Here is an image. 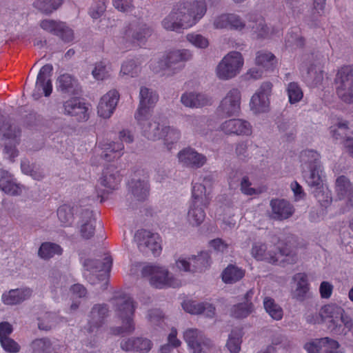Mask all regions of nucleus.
Segmentation results:
<instances>
[{
    "instance_id": "nucleus-1",
    "label": "nucleus",
    "mask_w": 353,
    "mask_h": 353,
    "mask_svg": "<svg viewBox=\"0 0 353 353\" xmlns=\"http://www.w3.org/2000/svg\"><path fill=\"white\" fill-rule=\"evenodd\" d=\"M205 12L203 2L179 3L163 20L162 25L166 30L180 32L194 25Z\"/></svg>"
},
{
    "instance_id": "nucleus-2",
    "label": "nucleus",
    "mask_w": 353,
    "mask_h": 353,
    "mask_svg": "<svg viewBox=\"0 0 353 353\" xmlns=\"http://www.w3.org/2000/svg\"><path fill=\"white\" fill-rule=\"evenodd\" d=\"M110 301L117 316L122 320V325L116 328L115 334L132 333L134 330L132 316L135 306L132 299L126 294L114 296Z\"/></svg>"
},
{
    "instance_id": "nucleus-3",
    "label": "nucleus",
    "mask_w": 353,
    "mask_h": 353,
    "mask_svg": "<svg viewBox=\"0 0 353 353\" xmlns=\"http://www.w3.org/2000/svg\"><path fill=\"white\" fill-rule=\"evenodd\" d=\"M143 276H150V284L156 288L165 287L177 288L181 282L174 278L165 267L157 265H149L142 269Z\"/></svg>"
},
{
    "instance_id": "nucleus-4",
    "label": "nucleus",
    "mask_w": 353,
    "mask_h": 353,
    "mask_svg": "<svg viewBox=\"0 0 353 353\" xmlns=\"http://www.w3.org/2000/svg\"><path fill=\"white\" fill-rule=\"evenodd\" d=\"M336 92L344 102L353 103V65L342 67L334 79Z\"/></svg>"
},
{
    "instance_id": "nucleus-5",
    "label": "nucleus",
    "mask_w": 353,
    "mask_h": 353,
    "mask_svg": "<svg viewBox=\"0 0 353 353\" xmlns=\"http://www.w3.org/2000/svg\"><path fill=\"white\" fill-rule=\"evenodd\" d=\"M243 65L241 54L233 51L223 57L216 67L217 77L222 80H228L236 77Z\"/></svg>"
},
{
    "instance_id": "nucleus-6",
    "label": "nucleus",
    "mask_w": 353,
    "mask_h": 353,
    "mask_svg": "<svg viewBox=\"0 0 353 353\" xmlns=\"http://www.w3.org/2000/svg\"><path fill=\"white\" fill-rule=\"evenodd\" d=\"M134 240L137 243L140 251L148 254L151 252L154 256H158L161 251V246L159 241V236L146 230H138L134 235Z\"/></svg>"
},
{
    "instance_id": "nucleus-7",
    "label": "nucleus",
    "mask_w": 353,
    "mask_h": 353,
    "mask_svg": "<svg viewBox=\"0 0 353 353\" xmlns=\"http://www.w3.org/2000/svg\"><path fill=\"white\" fill-rule=\"evenodd\" d=\"M189 261L185 259H179L176 261L177 268L184 272H203L210 264V256L208 252H201L198 255H192L188 259Z\"/></svg>"
},
{
    "instance_id": "nucleus-8",
    "label": "nucleus",
    "mask_w": 353,
    "mask_h": 353,
    "mask_svg": "<svg viewBox=\"0 0 353 353\" xmlns=\"http://www.w3.org/2000/svg\"><path fill=\"white\" fill-rule=\"evenodd\" d=\"M53 68L51 64H46L39 70L35 84V90L32 95L34 99H39L43 94L48 97L52 93V85L50 79Z\"/></svg>"
},
{
    "instance_id": "nucleus-9",
    "label": "nucleus",
    "mask_w": 353,
    "mask_h": 353,
    "mask_svg": "<svg viewBox=\"0 0 353 353\" xmlns=\"http://www.w3.org/2000/svg\"><path fill=\"white\" fill-rule=\"evenodd\" d=\"M191 57L187 50L171 51L160 59L159 66L162 70L168 69L175 72L181 70L184 65L183 62L189 60Z\"/></svg>"
},
{
    "instance_id": "nucleus-10",
    "label": "nucleus",
    "mask_w": 353,
    "mask_h": 353,
    "mask_svg": "<svg viewBox=\"0 0 353 353\" xmlns=\"http://www.w3.org/2000/svg\"><path fill=\"white\" fill-rule=\"evenodd\" d=\"M339 342L329 337L315 339L304 345L308 353H343Z\"/></svg>"
},
{
    "instance_id": "nucleus-11",
    "label": "nucleus",
    "mask_w": 353,
    "mask_h": 353,
    "mask_svg": "<svg viewBox=\"0 0 353 353\" xmlns=\"http://www.w3.org/2000/svg\"><path fill=\"white\" fill-rule=\"evenodd\" d=\"M272 88V83L271 82H263L258 92L252 96L250 107L256 113L268 111L270 104L269 96L271 94Z\"/></svg>"
},
{
    "instance_id": "nucleus-12",
    "label": "nucleus",
    "mask_w": 353,
    "mask_h": 353,
    "mask_svg": "<svg viewBox=\"0 0 353 353\" xmlns=\"http://www.w3.org/2000/svg\"><path fill=\"white\" fill-rule=\"evenodd\" d=\"M241 92L238 89L230 90L219 106V111L225 117L236 116L240 111Z\"/></svg>"
},
{
    "instance_id": "nucleus-13",
    "label": "nucleus",
    "mask_w": 353,
    "mask_h": 353,
    "mask_svg": "<svg viewBox=\"0 0 353 353\" xmlns=\"http://www.w3.org/2000/svg\"><path fill=\"white\" fill-rule=\"evenodd\" d=\"M40 26L44 30L59 36L64 42H70L74 38L73 31L63 22L44 19Z\"/></svg>"
},
{
    "instance_id": "nucleus-14",
    "label": "nucleus",
    "mask_w": 353,
    "mask_h": 353,
    "mask_svg": "<svg viewBox=\"0 0 353 353\" xmlns=\"http://www.w3.org/2000/svg\"><path fill=\"white\" fill-rule=\"evenodd\" d=\"M180 163L188 168L198 169L203 166L207 158L203 154L199 153L191 148H184L178 153Z\"/></svg>"
},
{
    "instance_id": "nucleus-15",
    "label": "nucleus",
    "mask_w": 353,
    "mask_h": 353,
    "mask_svg": "<svg viewBox=\"0 0 353 353\" xmlns=\"http://www.w3.org/2000/svg\"><path fill=\"white\" fill-rule=\"evenodd\" d=\"M270 205L272 211L270 217L272 219L283 221L289 219L294 212L293 205L288 201L280 199H273Z\"/></svg>"
},
{
    "instance_id": "nucleus-16",
    "label": "nucleus",
    "mask_w": 353,
    "mask_h": 353,
    "mask_svg": "<svg viewBox=\"0 0 353 353\" xmlns=\"http://www.w3.org/2000/svg\"><path fill=\"white\" fill-rule=\"evenodd\" d=\"M108 313L109 307L107 304H95L90 313L88 331L92 333L102 327L108 316Z\"/></svg>"
},
{
    "instance_id": "nucleus-17",
    "label": "nucleus",
    "mask_w": 353,
    "mask_h": 353,
    "mask_svg": "<svg viewBox=\"0 0 353 353\" xmlns=\"http://www.w3.org/2000/svg\"><path fill=\"white\" fill-rule=\"evenodd\" d=\"M343 309L335 304L324 305L320 310V315L323 322H327L328 328L332 332H337L341 327L339 319L341 315Z\"/></svg>"
},
{
    "instance_id": "nucleus-18",
    "label": "nucleus",
    "mask_w": 353,
    "mask_h": 353,
    "mask_svg": "<svg viewBox=\"0 0 353 353\" xmlns=\"http://www.w3.org/2000/svg\"><path fill=\"white\" fill-rule=\"evenodd\" d=\"M151 34V30L145 24L130 23L123 32V37L132 43H143Z\"/></svg>"
},
{
    "instance_id": "nucleus-19",
    "label": "nucleus",
    "mask_w": 353,
    "mask_h": 353,
    "mask_svg": "<svg viewBox=\"0 0 353 353\" xmlns=\"http://www.w3.org/2000/svg\"><path fill=\"white\" fill-rule=\"evenodd\" d=\"M119 99V94L116 90H110L103 97L97 107L98 114L103 118H109L115 109Z\"/></svg>"
},
{
    "instance_id": "nucleus-20",
    "label": "nucleus",
    "mask_w": 353,
    "mask_h": 353,
    "mask_svg": "<svg viewBox=\"0 0 353 353\" xmlns=\"http://www.w3.org/2000/svg\"><path fill=\"white\" fill-rule=\"evenodd\" d=\"M335 191L339 200L346 199L347 205L353 207V185L347 177L344 175L337 177Z\"/></svg>"
},
{
    "instance_id": "nucleus-21",
    "label": "nucleus",
    "mask_w": 353,
    "mask_h": 353,
    "mask_svg": "<svg viewBox=\"0 0 353 353\" xmlns=\"http://www.w3.org/2000/svg\"><path fill=\"white\" fill-rule=\"evenodd\" d=\"M221 128L226 134L249 135L252 132L250 123L239 119L225 121Z\"/></svg>"
},
{
    "instance_id": "nucleus-22",
    "label": "nucleus",
    "mask_w": 353,
    "mask_h": 353,
    "mask_svg": "<svg viewBox=\"0 0 353 353\" xmlns=\"http://www.w3.org/2000/svg\"><path fill=\"white\" fill-rule=\"evenodd\" d=\"M96 219L93 212L89 209L82 210L79 221V232L84 239H91L95 232Z\"/></svg>"
},
{
    "instance_id": "nucleus-23",
    "label": "nucleus",
    "mask_w": 353,
    "mask_h": 353,
    "mask_svg": "<svg viewBox=\"0 0 353 353\" xmlns=\"http://www.w3.org/2000/svg\"><path fill=\"white\" fill-rule=\"evenodd\" d=\"M152 342L145 338L131 337L122 340L120 346L125 352H139L140 353H147L152 347Z\"/></svg>"
},
{
    "instance_id": "nucleus-24",
    "label": "nucleus",
    "mask_w": 353,
    "mask_h": 353,
    "mask_svg": "<svg viewBox=\"0 0 353 353\" xmlns=\"http://www.w3.org/2000/svg\"><path fill=\"white\" fill-rule=\"evenodd\" d=\"M183 310L192 314H203L205 316L212 318L215 314V307L207 302L199 303L195 301H185L182 304Z\"/></svg>"
},
{
    "instance_id": "nucleus-25",
    "label": "nucleus",
    "mask_w": 353,
    "mask_h": 353,
    "mask_svg": "<svg viewBox=\"0 0 353 353\" xmlns=\"http://www.w3.org/2000/svg\"><path fill=\"white\" fill-rule=\"evenodd\" d=\"M63 106L65 112L72 117H76L77 121H85L88 120V108L79 98H72L65 101Z\"/></svg>"
},
{
    "instance_id": "nucleus-26",
    "label": "nucleus",
    "mask_w": 353,
    "mask_h": 353,
    "mask_svg": "<svg viewBox=\"0 0 353 353\" xmlns=\"http://www.w3.org/2000/svg\"><path fill=\"white\" fill-rule=\"evenodd\" d=\"M216 28H230L241 30L245 26L241 18L234 14H224L218 17L214 22Z\"/></svg>"
},
{
    "instance_id": "nucleus-27",
    "label": "nucleus",
    "mask_w": 353,
    "mask_h": 353,
    "mask_svg": "<svg viewBox=\"0 0 353 353\" xmlns=\"http://www.w3.org/2000/svg\"><path fill=\"white\" fill-rule=\"evenodd\" d=\"M32 290L29 288L10 290L2 295L3 302L6 305H13L19 304L30 299Z\"/></svg>"
},
{
    "instance_id": "nucleus-28",
    "label": "nucleus",
    "mask_w": 353,
    "mask_h": 353,
    "mask_svg": "<svg viewBox=\"0 0 353 353\" xmlns=\"http://www.w3.org/2000/svg\"><path fill=\"white\" fill-rule=\"evenodd\" d=\"M121 180V175L114 165H108L103 171L102 176L99 179L101 185L110 190L117 189Z\"/></svg>"
},
{
    "instance_id": "nucleus-29",
    "label": "nucleus",
    "mask_w": 353,
    "mask_h": 353,
    "mask_svg": "<svg viewBox=\"0 0 353 353\" xmlns=\"http://www.w3.org/2000/svg\"><path fill=\"white\" fill-rule=\"evenodd\" d=\"M292 279L296 282V288L292 292V296L298 301H303L308 296L309 283L305 273H297Z\"/></svg>"
},
{
    "instance_id": "nucleus-30",
    "label": "nucleus",
    "mask_w": 353,
    "mask_h": 353,
    "mask_svg": "<svg viewBox=\"0 0 353 353\" xmlns=\"http://www.w3.org/2000/svg\"><path fill=\"white\" fill-rule=\"evenodd\" d=\"M112 265L111 256H105L103 261L98 259H86L83 263L84 269L92 274L103 272L109 274Z\"/></svg>"
},
{
    "instance_id": "nucleus-31",
    "label": "nucleus",
    "mask_w": 353,
    "mask_h": 353,
    "mask_svg": "<svg viewBox=\"0 0 353 353\" xmlns=\"http://www.w3.org/2000/svg\"><path fill=\"white\" fill-rule=\"evenodd\" d=\"M266 250L267 246L265 243H254L252 248L251 254L257 260H264L272 264L277 263L279 262L277 254L273 251L266 252Z\"/></svg>"
},
{
    "instance_id": "nucleus-32",
    "label": "nucleus",
    "mask_w": 353,
    "mask_h": 353,
    "mask_svg": "<svg viewBox=\"0 0 353 353\" xmlns=\"http://www.w3.org/2000/svg\"><path fill=\"white\" fill-rule=\"evenodd\" d=\"M181 101L186 107L196 108L210 103V100L206 95L196 92L184 93L181 96Z\"/></svg>"
},
{
    "instance_id": "nucleus-33",
    "label": "nucleus",
    "mask_w": 353,
    "mask_h": 353,
    "mask_svg": "<svg viewBox=\"0 0 353 353\" xmlns=\"http://www.w3.org/2000/svg\"><path fill=\"white\" fill-rule=\"evenodd\" d=\"M59 89L63 93L77 95L81 89L77 81L70 74H64L58 77Z\"/></svg>"
},
{
    "instance_id": "nucleus-34",
    "label": "nucleus",
    "mask_w": 353,
    "mask_h": 353,
    "mask_svg": "<svg viewBox=\"0 0 353 353\" xmlns=\"http://www.w3.org/2000/svg\"><path fill=\"white\" fill-rule=\"evenodd\" d=\"M0 189L10 195H18L20 190L8 171L0 169Z\"/></svg>"
},
{
    "instance_id": "nucleus-35",
    "label": "nucleus",
    "mask_w": 353,
    "mask_h": 353,
    "mask_svg": "<svg viewBox=\"0 0 353 353\" xmlns=\"http://www.w3.org/2000/svg\"><path fill=\"white\" fill-rule=\"evenodd\" d=\"M77 206L63 204L57 209V216L63 226L71 225L74 219V213L77 212Z\"/></svg>"
},
{
    "instance_id": "nucleus-36",
    "label": "nucleus",
    "mask_w": 353,
    "mask_h": 353,
    "mask_svg": "<svg viewBox=\"0 0 353 353\" xmlns=\"http://www.w3.org/2000/svg\"><path fill=\"white\" fill-rule=\"evenodd\" d=\"M132 194L139 201H145L149 194V187L145 181L132 179L130 183Z\"/></svg>"
},
{
    "instance_id": "nucleus-37",
    "label": "nucleus",
    "mask_w": 353,
    "mask_h": 353,
    "mask_svg": "<svg viewBox=\"0 0 353 353\" xmlns=\"http://www.w3.org/2000/svg\"><path fill=\"white\" fill-rule=\"evenodd\" d=\"M255 61L257 65L266 71H273L276 65V57L271 52H258Z\"/></svg>"
},
{
    "instance_id": "nucleus-38",
    "label": "nucleus",
    "mask_w": 353,
    "mask_h": 353,
    "mask_svg": "<svg viewBox=\"0 0 353 353\" xmlns=\"http://www.w3.org/2000/svg\"><path fill=\"white\" fill-rule=\"evenodd\" d=\"M141 125L143 134L148 139L155 141L162 138L163 127L160 128L159 123L148 121Z\"/></svg>"
},
{
    "instance_id": "nucleus-39",
    "label": "nucleus",
    "mask_w": 353,
    "mask_h": 353,
    "mask_svg": "<svg viewBox=\"0 0 353 353\" xmlns=\"http://www.w3.org/2000/svg\"><path fill=\"white\" fill-rule=\"evenodd\" d=\"M192 203L194 205H204L208 206L210 198L207 193L205 185L201 183H196L192 188Z\"/></svg>"
},
{
    "instance_id": "nucleus-40",
    "label": "nucleus",
    "mask_w": 353,
    "mask_h": 353,
    "mask_svg": "<svg viewBox=\"0 0 353 353\" xmlns=\"http://www.w3.org/2000/svg\"><path fill=\"white\" fill-rule=\"evenodd\" d=\"M63 249L61 247L54 243L45 242L43 243L38 251L39 256L43 259H50L55 254L61 255Z\"/></svg>"
},
{
    "instance_id": "nucleus-41",
    "label": "nucleus",
    "mask_w": 353,
    "mask_h": 353,
    "mask_svg": "<svg viewBox=\"0 0 353 353\" xmlns=\"http://www.w3.org/2000/svg\"><path fill=\"white\" fill-rule=\"evenodd\" d=\"M204 205H194L191 206L188 211V218L190 224L193 225H199L205 219V213L204 211Z\"/></svg>"
},
{
    "instance_id": "nucleus-42",
    "label": "nucleus",
    "mask_w": 353,
    "mask_h": 353,
    "mask_svg": "<svg viewBox=\"0 0 353 353\" xmlns=\"http://www.w3.org/2000/svg\"><path fill=\"white\" fill-rule=\"evenodd\" d=\"M244 276V271L235 265H230L222 273V279L226 283H233Z\"/></svg>"
},
{
    "instance_id": "nucleus-43",
    "label": "nucleus",
    "mask_w": 353,
    "mask_h": 353,
    "mask_svg": "<svg viewBox=\"0 0 353 353\" xmlns=\"http://www.w3.org/2000/svg\"><path fill=\"white\" fill-rule=\"evenodd\" d=\"M305 82L311 87H316L320 85L323 80V71L317 70L314 65H311L304 77Z\"/></svg>"
},
{
    "instance_id": "nucleus-44",
    "label": "nucleus",
    "mask_w": 353,
    "mask_h": 353,
    "mask_svg": "<svg viewBox=\"0 0 353 353\" xmlns=\"http://www.w3.org/2000/svg\"><path fill=\"white\" fill-rule=\"evenodd\" d=\"M20 132L19 128L12 125L4 116L0 115V134L8 139H15L20 135Z\"/></svg>"
},
{
    "instance_id": "nucleus-45",
    "label": "nucleus",
    "mask_w": 353,
    "mask_h": 353,
    "mask_svg": "<svg viewBox=\"0 0 353 353\" xmlns=\"http://www.w3.org/2000/svg\"><path fill=\"white\" fill-rule=\"evenodd\" d=\"M264 308L270 316L274 320H281L283 317V310L280 305L275 303L270 297H265L263 301Z\"/></svg>"
},
{
    "instance_id": "nucleus-46",
    "label": "nucleus",
    "mask_w": 353,
    "mask_h": 353,
    "mask_svg": "<svg viewBox=\"0 0 353 353\" xmlns=\"http://www.w3.org/2000/svg\"><path fill=\"white\" fill-rule=\"evenodd\" d=\"M254 310L252 303H240L234 305L231 310V316L236 319H243L247 317Z\"/></svg>"
},
{
    "instance_id": "nucleus-47",
    "label": "nucleus",
    "mask_w": 353,
    "mask_h": 353,
    "mask_svg": "<svg viewBox=\"0 0 353 353\" xmlns=\"http://www.w3.org/2000/svg\"><path fill=\"white\" fill-rule=\"evenodd\" d=\"M164 144L167 145L168 150L172 148V145L176 143L180 138V132L178 130L170 126H163L162 132Z\"/></svg>"
},
{
    "instance_id": "nucleus-48",
    "label": "nucleus",
    "mask_w": 353,
    "mask_h": 353,
    "mask_svg": "<svg viewBox=\"0 0 353 353\" xmlns=\"http://www.w3.org/2000/svg\"><path fill=\"white\" fill-rule=\"evenodd\" d=\"M33 353H51L52 343L48 338L37 339L30 344Z\"/></svg>"
},
{
    "instance_id": "nucleus-49",
    "label": "nucleus",
    "mask_w": 353,
    "mask_h": 353,
    "mask_svg": "<svg viewBox=\"0 0 353 353\" xmlns=\"http://www.w3.org/2000/svg\"><path fill=\"white\" fill-rule=\"evenodd\" d=\"M61 4V0H37L34 3L35 7L45 14L52 13Z\"/></svg>"
},
{
    "instance_id": "nucleus-50",
    "label": "nucleus",
    "mask_w": 353,
    "mask_h": 353,
    "mask_svg": "<svg viewBox=\"0 0 353 353\" xmlns=\"http://www.w3.org/2000/svg\"><path fill=\"white\" fill-rule=\"evenodd\" d=\"M314 167L308 168L309 175L307 176L306 181L310 187L315 189L323 186L320 174L322 170L321 168H317L316 165H314Z\"/></svg>"
},
{
    "instance_id": "nucleus-51",
    "label": "nucleus",
    "mask_w": 353,
    "mask_h": 353,
    "mask_svg": "<svg viewBox=\"0 0 353 353\" xmlns=\"http://www.w3.org/2000/svg\"><path fill=\"white\" fill-rule=\"evenodd\" d=\"M139 104L154 106L158 101V95L146 87H141L139 92Z\"/></svg>"
},
{
    "instance_id": "nucleus-52",
    "label": "nucleus",
    "mask_w": 353,
    "mask_h": 353,
    "mask_svg": "<svg viewBox=\"0 0 353 353\" xmlns=\"http://www.w3.org/2000/svg\"><path fill=\"white\" fill-rule=\"evenodd\" d=\"M241 336L236 330H232L229 335L226 347L230 353H239L241 350Z\"/></svg>"
},
{
    "instance_id": "nucleus-53",
    "label": "nucleus",
    "mask_w": 353,
    "mask_h": 353,
    "mask_svg": "<svg viewBox=\"0 0 353 353\" xmlns=\"http://www.w3.org/2000/svg\"><path fill=\"white\" fill-rule=\"evenodd\" d=\"M301 157L307 165V168L314 167V165H316L317 168H321L320 154L317 152L312 150L303 151Z\"/></svg>"
},
{
    "instance_id": "nucleus-54",
    "label": "nucleus",
    "mask_w": 353,
    "mask_h": 353,
    "mask_svg": "<svg viewBox=\"0 0 353 353\" xmlns=\"http://www.w3.org/2000/svg\"><path fill=\"white\" fill-rule=\"evenodd\" d=\"M288 94L290 103H295L301 101L303 97V93L297 83L291 82L288 86Z\"/></svg>"
},
{
    "instance_id": "nucleus-55",
    "label": "nucleus",
    "mask_w": 353,
    "mask_h": 353,
    "mask_svg": "<svg viewBox=\"0 0 353 353\" xmlns=\"http://www.w3.org/2000/svg\"><path fill=\"white\" fill-rule=\"evenodd\" d=\"M276 250L278 252H274L277 254L278 258L280 256H291V261L290 263L296 262L297 257L296 255L293 254V250L290 245H289L287 243L279 242V245L276 246ZM285 259H279V261L283 262L285 261Z\"/></svg>"
},
{
    "instance_id": "nucleus-56",
    "label": "nucleus",
    "mask_w": 353,
    "mask_h": 353,
    "mask_svg": "<svg viewBox=\"0 0 353 353\" xmlns=\"http://www.w3.org/2000/svg\"><path fill=\"white\" fill-rule=\"evenodd\" d=\"M154 106L139 104L134 114V118L140 125L148 122V119L151 116V109Z\"/></svg>"
},
{
    "instance_id": "nucleus-57",
    "label": "nucleus",
    "mask_w": 353,
    "mask_h": 353,
    "mask_svg": "<svg viewBox=\"0 0 353 353\" xmlns=\"http://www.w3.org/2000/svg\"><path fill=\"white\" fill-rule=\"evenodd\" d=\"M214 347L212 341L210 339L204 337L191 349L193 350V353H209L213 350Z\"/></svg>"
},
{
    "instance_id": "nucleus-58",
    "label": "nucleus",
    "mask_w": 353,
    "mask_h": 353,
    "mask_svg": "<svg viewBox=\"0 0 353 353\" xmlns=\"http://www.w3.org/2000/svg\"><path fill=\"white\" fill-rule=\"evenodd\" d=\"M204 337L200 334V332L197 329H189L184 333V339L190 348Z\"/></svg>"
},
{
    "instance_id": "nucleus-59",
    "label": "nucleus",
    "mask_w": 353,
    "mask_h": 353,
    "mask_svg": "<svg viewBox=\"0 0 353 353\" xmlns=\"http://www.w3.org/2000/svg\"><path fill=\"white\" fill-rule=\"evenodd\" d=\"M312 193L322 206L326 207L332 203V196L328 192H324L323 186L315 188Z\"/></svg>"
},
{
    "instance_id": "nucleus-60",
    "label": "nucleus",
    "mask_w": 353,
    "mask_h": 353,
    "mask_svg": "<svg viewBox=\"0 0 353 353\" xmlns=\"http://www.w3.org/2000/svg\"><path fill=\"white\" fill-rule=\"evenodd\" d=\"M187 39L194 46L200 48H205L209 45L208 40L199 34H188Z\"/></svg>"
},
{
    "instance_id": "nucleus-61",
    "label": "nucleus",
    "mask_w": 353,
    "mask_h": 353,
    "mask_svg": "<svg viewBox=\"0 0 353 353\" xmlns=\"http://www.w3.org/2000/svg\"><path fill=\"white\" fill-rule=\"evenodd\" d=\"M139 68L134 60H130L125 62L122 66L121 72L125 75H130L134 77L138 74Z\"/></svg>"
},
{
    "instance_id": "nucleus-62",
    "label": "nucleus",
    "mask_w": 353,
    "mask_h": 353,
    "mask_svg": "<svg viewBox=\"0 0 353 353\" xmlns=\"http://www.w3.org/2000/svg\"><path fill=\"white\" fill-rule=\"evenodd\" d=\"M92 73L93 77L97 80H103L108 77L106 65L102 61L96 63Z\"/></svg>"
},
{
    "instance_id": "nucleus-63",
    "label": "nucleus",
    "mask_w": 353,
    "mask_h": 353,
    "mask_svg": "<svg viewBox=\"0 0 353 353\" xmlns=\"http://www.w3.org/2000/svg\"><path fill=\"white\" fill-rule=\"evenodd\" d=\"M1 346L3 348L8 352L17 353L20 350V346L10 337H6L2 340H0Z\"/></svg>"
},
{
    "instance_id": "nucleus-64",
    "label": "nucleus",
    "mask_w": 353,
    "mask_h": 353,
    "mask_svg": "<svg viewBox=\"0 0 353 353\" xmlns=\"http://www.w3.org/2000/svg\"><path fill=\"white\" fill-rule=\"evenodd\" d=\"M148 319L152 325L162 326L164 316L161 310L154 309L148 312Z\"/></svg>"
}]
</instances>
